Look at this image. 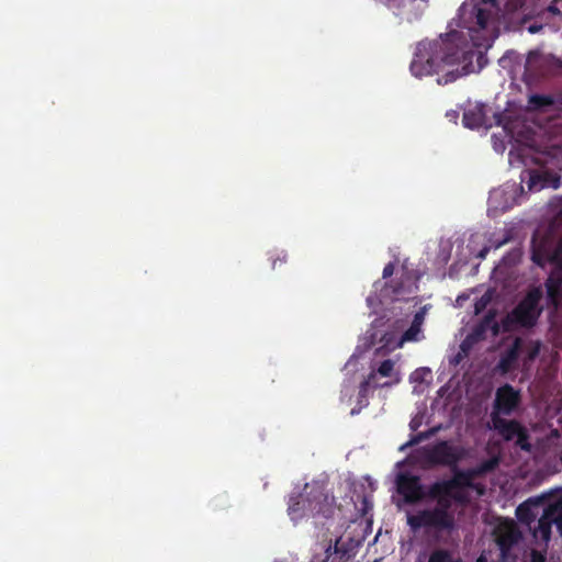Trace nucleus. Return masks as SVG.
<instances>
[{"instance_id":"1","label":"nucleus","mask_w":562,"mask_h":562,"mask_svg":"<svg viewBox=\"0 0 562 562\" xmlns=\"http://www.w3.org/2000/svg\"><path fill=\"white\" fill-rule=\"evenodd\" d=\"M496 4V0L464 1L458 11L457 25L468 31L472 44L462 40L463 36L458 31H452L439 40L419 42L409 66L412 75L422 78L437 74L446 66L457 65L456 69L447 71L437 80L439 85H447L475 70L480 71L485 57L475 49L479 44L474 33L487 27Z\"/></svg>"},{"instance_id":"2","label":"nucleus","mask_w":562,"mask_h":562,"mask_svg":"<svg viewBox=\"0 0 562 562\" xmlns=\"http://www.w3.org/2000/svg\"><path fill=\"white\" fill-rule=\"evenodd\" d=\"M418 460L424 469L447 467L456 470L467 454L465 449L451 440H439L417 451Z\"/></svg>"},{"instance_id":"3","label":"nucleus","mask_w":562,"mask_h":562,"mask_svg":"<svg viewBox=\"0 0 562 562\" xmlns=\"http://www.w3.org/2000/svg\"><path fill=\"white\" fill-rule=\"evenodd\" d=\"M531 260L541 268L548 262L562 267V235L551 229L543 234L536 232L531 239Z\"/></svg>"},{"instance_id":"4","label":"nucleus","mask_w":562,"mask_h":562,"mask_svg":"<svg viewBox=\"0 0 562 562\" xmlns=\"http://www.w3.org/2000/svg\"><path fill=\"white\" fill-rule=\"evenodd\" d=\"M542 297L541 286L531 288L508 314V321L522 328L535 327L543 312V306L540 304Z\"/></svg>"},{"instance_id":"5","label":"nucleus","mask_w":562,"mask_h":562,"mask_svg":"<svg viewBox=\"0 0 562 562\" xmlns=\"http://www.w3.org/2000/svg\"><path fill=\"white\" fill-rule=\"evenodd\" d=\"M520 392L513 385L506 383L498 387L495 393L494 412L491 422H516L515 419H503L499 415H510L520 404Z\"/></svg>"},{"instance_id":"6","label":"nucleus","mask_w":562,"mask_h":562,"mask_svg":"<svg viewBox=\"0 0 562 562\" xmlns=\"http://www.w3.org/2000/svg\"><path fill=\"white\" fill-rule=\"evenodd\" d=\"M407 524L415 531L423 527L447 531H451L454 528V526L447 520V516L435 508L423 509L415 515L408 516Z\"/></svg>"},{"instance_id":"7","label":"nucleus","mask_w":562,"mask_h":562,"mask_svg":"<svg viewBox=\"0 0 562 562\" xmlns=\"http://www.w3.org/2000/svg\"><path fill=\"white\" fill-rule=\"evenodd\" d=\"M397 493L403 496L406 504H416L426 497L424 486L417 475L400 473L396 479Z\"/></svg>"},{"instance_id":"8","label":"nucleus","mask_w":562,"mask_h":562,"mask_svg":"<svg viewBox=\"0 0 562 562\" xmlns=\"http://www.w3.org/2000/svg\"><path fill=\"white\" fill-rule=\"evenodd\" d=\"M307 510L311 516H322L328 518L334 513L335 498L329 497L321 486L312 487L306 493Z\"/></svg>"},{"instance_id":"9","label":"nucleus","mask_w":562,"mask_h":562,"mask_svg":"<svg viewBox=\"0 0 562 562\" xmlns=\"http://www.w3.org/2000/svg\"><path fill=\"white\" fill-rule=\"evenodd\" d=\"M521 533L514 522L501 525L495 531V542L503 557L520 540Z\"/></svg>"},{"instance_id":"10","label":"nucleus","mask_w":562,"mask_h":562,"mask_svg":"<svg viewBox=\"0 0 562 562\" xmlns=\"http://www.w3.org/2000/svg\"><path fill=\"white\" fill-rule=\"evenodd\" d=\"M412 293V282L408 276L385 283L381 290V296L390 301H406Z\"/></svg>"},{"instance_id":"11","label":"nucleus","mask_w":562,"mask_h":562,"mask_svg":"<svg viewBox=\"0 0 562 562\" xmlns=\"http://www.w3.org/2000/svg\"><path fill=\"white\" fill-rule=\"evenodd\" d=\"M486 111V105L483 103H475L474 105L469 106L463 112V125L471 130L492 127V122L488 120Z\"/></svg>"},{"instance_id":"12","label":"nucleus","mask_w":562,"mask_h":562,"mask_svg":"<svg viewBox=\"0 0 562 562\" xmlns=\"http://www.w3.org/2000/svg\"><path fill=\"white\" fill-rule=\"evenodd\" d=\"M521 351V339L516 338L514 342L501 355L496 370L505 375L514 370L517 366Z\"/></svg>"},{"instance_id":"13","label":"nucleus","mask_w":562,"mask_h":562,"mask_svg":"<svg viewBox=\"0 0 562 562\" xmlns=\"http://www.w3.org/2000/svg\"><path fill=\"white\" fill-rule=\"evenodd\" d=\"M453 483L454 481L448 480L435 482L429 486L426 497L435 501L441 497H454V502L464 503L465 497L462 493L454 491Z\"/></svg>"},{"instance_id":"14","label":"nucleus","mask_w":562,"mask_h":562,"mask_svg":"<svg viewBox=\"0 0 562 562\" xmlns=\"http://www.w3.org/2000/svg\"><path fill=\"white\" fill-rule=\"evenodd\" d=\"M488 429H497L499 431H513L518 434L517 445L525 451L531 450V445L528 441V435L521 427L522 424H485Z\"/></svg>"},{"instance_id":"15","label":"nucleus","mask_w":562,"mask_h":562,"mask_svg":"<svg viewBox=\"0 0 562 562\" xmlns=\"http://www.w3.org/2000/svg\"><path fill=\"white\" fill-rule=\"evenodd\" d=\"M288 512L291 519L294 521L303 518L304 516H311L310 512L307 510L306 493L291 496Z\"/></svg>"},{"instance_id":"16","label":"nucleus","mask_w":562,"mask_h":562,"mask_svg":"<svg viewBox=\"0 0 562 562\" xmlns=\"http://www.w3.org/2000/svg\"><path fill=\"white\" fill-rule=\"evenodd\" d=\"M554 522L551 520V517L544 509L543 514L538 519V525L533 530V536L540 537L544 541H549L551 538V528Z\"/></svg>"},{"instance_id":"17","label":"nucleus","mask_w":562,"mask_h":562,"mask_svg":"<svg viewBox=\"0 0 562 562\" xmlns=\"http://www.w3.org/2000/svg\"><path fill=\"white\" fill-rule=\"evenodd\" d=\"M427 562H462V560L449 549L437 548L430 552Z\"/></svg>"},{"instance_id":"18","label":"nucleus","mask_w":562,"mask_h":562,"mask_svg":"<svg viewBox=\"0 0 562 562\" xmlns=\"http://www.w3.org/2000/svg\"><path fill=\"white\" fill-rule=\"evenodd\" d=\"M544 509L557 526L559 533L562 536V496L549 504Z\"/></svg>"},{"instance_id":"19","label":"nucleus","mask_w":562,"mask_h":562,"mask_svg":"<svg viewBox=\"0 0 562 562\" xmlns=\"http://www.w3.org/2000/svg\"><path fill=\"white\" fill-rule=\"evenodd\" d=\"M485 334V324L481 323L475 326L472 331L465 337V339L461 342L460 348L463 352L471 347L472 344L477 342L479 340L484 338Z\"/></svg>"},{"instance_id":"20","label":"nucleus","mask_w":562,"mask_h":562,"mask_svg":"<svg viewBox=\"0 0 562 562\" xmlns=\"http://www.w3.org/2000/svg\"><path fill=\"white\" fill-rule=\"evenodd\" d=\"M441 428H442V424H438L437 426H435L426 431H419L418 434L412 436V438L407 442L401 445L400 450L404 451L407 448H409L414 445H417V443L424 441L425 439H428L430 436L435 435Z\"/></svg>"},{"instance_id":"21","label":"nucleus","mask_w":562,"mask_h":562,"mask_svg":"<svg viewBox=\"0 0 562 562\" xmlns=\"http://www.w3.org/2000/svg\"><path fill=\"white\" fill-rule=\"evenodd\" d=\"M451 471L453 473V476L449 481H454V483L452 484L454 488L467 487L472 485V472L459 470L458 467L456 470Z\"/></svg>"},{"instance_id":"22","label":"nucleus","mask_w":562,"mask_h":562,"mask_svg":"<svg viewBox=\"0 0 562 562\" xmlns=\"http://www.w3.org/2000/svg\"><path fill=\"white\" fill-rule=\"evenodd\" d=\"M516 517L518 520L522 524L530 525L532 521L536 520V514L533 513L531 506L526 502L520 504L516 508Z\"/></svg>"},{"instance_id":"23","label":"nucleus","mask_w":562,"mask_h":562,"mask_svg":"<svg viewBox=\"0 0 562 562\" xmlns=\"http://www.w3.org/2000/svg\"><path fill=\"white\" fill-rule=\"evenodd\" d=\"M548 183V176L547 173H541L537 171L530 172V177L528 180V188L531 191H540L544 187H547Z\"/></svg>"},{"instance_id":"24","label":"nucleus","mask_w":562,"mask_h":562,"mask_svg":"<svg viewBox=\"0 0 562 562\" xmlns=\"http://www.w3.org/2000/svg\"><path fill=\"white\" fill-rule=\"evenodd\" d=\"M547 303L553 310H559L562 302V288H546Z\"/></svg>"},{"instance_id":"25","label":"nucleus","mask_w":562,"mask_h":562,"mask_svg":"<svg viewBox=\"0 0 562 562\" xmlns=\"http://www.w3.org/2000/svg\"><path fill=\"white\" fill-rule=\"evenodd\" d=\"M453 501L454 497H441L439 499H436L437 506L435 507V509L443 513L447 516V520L454 526V516L452 513H450V508L452 506Z\"/></svg>"},{"instance_id":"26","label":"nucleus","mask_w":562,"mask_h":562,"mask_svg":"<svg viewBox=\"0 0 562 562\" xmlns=\"http://www.w3.org/2000/svg\"><path fill=\"white\" fill-rule=\"evenodd\" d=\"M420 328L417 327V326H414L411 324V326L408 327V329H406L402 337H401V340L398 342V347H402L404 342L406 341H416L418 340V335L420 334Z\"/></svg>"},{"instance_id":"27","label":"nucleus","mask_w":562,"mask_h":562,"mask_svg":"<svg viewBox=\"0 0 562 562\" xmlns=\"http://www.w3.org/2000/svg\"><path fill=\"white\" fill-rule=\"evenodd\" d=\"M529 102L535 106V108H544V106H550L553 104V99L550 97V95H544V94H533L530 97V100Z\"/></svg>"},{"instance_id":"28","label":"nucleus","mask_w":562,"mask_h":562,"mask_svg":"<svg viewBox=\"0 0 562 562\" xmlns=\"http://www.w3.org/2000/svg\"><path fill=\"white\" fill-rule=\"evenodd\" d=\"M562 288V272L552 271L544 281V288Z\"/></svg>"},{"instance_id":"29","label":"nucleus","mask_w":562,"mask_h":562,"mask_svg":"<svg viewBox=\"0 0 562 562\" xmlns=\"http://www.w3.org/2000/svg\"><path fill=\"white\" fill-rule=\"evenodd\" d=\"M394 370V362L391 359L383 360L378 370L375 371L381 376L387 378L391 376Z\"/></svg>"},{"instance_id":"30","label":"nucleus","mask_w":562,"mask_h":562,"mask_svg":"<svg viewBox=\"0 0 562 562\" xmlns=\"http://www.w3.org/2000/svg\"><path fill=\"white\" fill-rule=\"evenodd\" d=\"M362 382L364 383V385L370 386L372 390L390 385V383H387V382H384V383L379 382L378 381V373L375 371L371 372L368 375V378L364 381H362Z\"/></svg>"},{"instance_id":"31","label":"nucleus","mask_w":562,"mask_h":562,"mask_svg":"<svg viewBox=\"0 0 562 562\" xmlns=\"http://www.w3.org/2000/svg\"><path fill=\"white\" fill-rule=\"evenodd\" d=\"M430 374H431V372L428 368H420V369L415 370L412 373L411 379L414 382H423L426 379V376H428Z\"/></svg>"},{"instance_id":"32","label":"nucleus","mask_w":562,"mask_h":562,"mask_svg":"<svg viewBox=\"0 0 562 562\" xmlns=\"http://www.w3.org/2000/svg\"><path fill=\"white\" fill-rule=\"evenodd\" d=\"M425 315H426V306L422 307L419 311H417L415 313L412 325L417 326L422 329V326L425 321Z\"/></svg>"},{"instance_id":"33","label":"nucleus","mask_w":562,"mask_h":562,"mask_svg":"<svg viewBox=\"0 0 562 562\" xmlns=\"http://www.w3.org/2000/svg\"><path fill=\"white\" fill-rule=\"evenodd\" d=\"M530 562H547L546 554L538 550H532L530 554Z\"/></svg>"},{"instance_id":"34","label":"nucleus","mask_w":562,"mask_h":562,"mask_svg":"<svg viewBox=\"0 0 562 562\" xmlns=\"http://www.w3.org/2000/svg\"><path fill=\"white\" fill-rule=\"evenodd\" d=\"M271 260H272V269H277L278 262H280V266L282 263L286 262V254L281 252V254L277 255L276 257H271Z\"/></svg>"},{"instance_id":"35","label":"nucleus","mask_w":562,"mask_h":562,"mask_svg":"<svg viewBox=\"0 0 562 562\" xmlns=\"http://www.w3.org/2000/svg\"><path fill=\"white\" fill-rule=\"evenodd\" d=\"M368 405V397L364 398H361V397H358V404L356 407H353L350 412V414L352 416H355L356 414H358L363 407H366Z\"/></svg>"},{"instance_id":"36","label":"nucleus","mask_w":562,"mask_h":562,"mask_svg":"<svg viewBox=\"0 0 562 562\" xmlns=\"http://www.w3.org/2000/svg\"><path fill=\"white\" fill-rule=\"evenodd\" d=\"M394 269H395L394 262H389L387 265H385V267L383 268V272H382L383 279H389L390 277H392L394 273Z\"/></svg>"},{"instance_id":"37","label":"nucleus","mask_w":562,"mask_h":562,"mask_svg":"<svg viewBox=\"0 0 562 562\" xmlns=\"http://www.w3.org/2000/svg\"><path fill=\"white\" fill-rule=\"evenodd\" d=\"M372 390L370 386L364 385L363 382H361L359 386L358 397L364 398L368 397V392Z\"/></svg>"},{"instance_id":"38","label":"nucleus","mask_w":562,"mask_h":562,"mask_svg":"<svg viewBox=\"0 0 562 562\" xmlns=\"http://www.w3.org/2000/svg\"><path fill=\"white\" fill-rule=\"evenodd\" d=\"M539 349H540V346H539V344H537V345H536V346L530 350V352H529V355H528L529 360H533V359L538 356V353H539Z\"/></svg>"},{"instance_id":"39","label":"nucleus","mask_w":562,"mask_h":562,"mask_svg":"<svg viewBox=\"0 0 562 562\" xmlns=\"http://www.w3.org/2000/svg\"><path fill=\"white\" fill-rule=\"evenodd\" d=\"M488 252V248H483L480 254H479V257L480 258H485L486 254Z\"/></svg>"},{"instance_id":"40","label":"nucleus","mask_w":562,"mask_h":562,"mask_svg":"<svg viewBox=\"0 0 562 562\" xmlns=\"http://www.w3.org/2000/svg\"><path fill=\"white\" fill-rule=\"evenodd\" d=\"M475 562H488L487 558L484 554H481Z\"/></svg>"},{"instance_id":"41","label":"nucleus","mask_w":562,"mask_h":562,"mask_svg":"<svg viewBox=\"0 0 562 562\" xmlns=\"http://www.w3.org/2000/svg\"><path fill=\"white\" fill-rule=\"evenodd\" d=\"M494 116H495V123H496L497 125H499V124H501V120H502V114L497 113V114H495Z\"/></svg>"},{"instance_id":"42","label":"nucleus","mask_w":562,"mask_h":562,"mask_svg":"<svg viewBox=\"0 0 562 562\" xmlns=\"http://www.w3.org/2000/svg\"><path fill=\"white\" fill-rule=\"evenodd\" d=\"M422 424L420 423H417V424H411V428L412 430H416L418 426H420Z\"/></svg>"},{"instance_id":"43","label":"nucleus","mask_w":562,"mask_h":562,"mask_svg":"<svg viewBox=\"0 0 562 562\" xmlns=\"http://www.w3.org/2000/svg\"><path fill=\"white\" fill-rule=\"evenodd\" d=\"M497 331H498V326H497V324H495L494 325V334H497Z\"/></svg>"},{"instance_id":"44","label":"nucleus","mask_w":562,"mask_h":562,"mask_svg":"<svg viewBox=\"0 0 562 562\" xmlns=\"http://www.w3.org/2000/svg\"><path fill=\"white\" fill-rule=\"evenodd\" d=\"M447 116H453V117H457V114H453V113H447Z\"/></svg>"},{"instance_id":"45","label":"nucleus","mask_w":562,"mask_h":562,"mask_svg":"<svg viewBox=\"0 0 562 562\" xmlns=\"http://www.w3.org/2000/svg\"><path fill=\"white\" fill-rule=\"evenodd\" d=\"M447 116H453V117H457V114H453V113H447Z\"/></svg>"},{"instance_id":"46","label":"nucleus","mask_w":562,"mask_h":562,"mask_svg":"<svg viewBox=\"0 0 562 562\" xmlns=\"http://www.w3.org/2000/svg\"><path fill=\"white\" fill-rule=\"evenodd\" d=\"M447 116H453V117H457V114H453V113H447Z\"/></svg>"},{"instance_id":"47","label":"nucleus","mask_w":562,"mask_h":562,"mask_svg":"<svg viewBox=\"0 0 562 562\" xmlns=\"http://www.w3.org/2000/svg\"><path fill=\"white\" fill-rule=\"evenodd\" d=\"M560 459H561V462H562V454H561V458H560Z\"/></svg>"},{"instance_id":"48","label":"nucleus","mask_w":562,"mask_h":562,"mask_svg":"<svg viewBox=\"0 0 562 562\" xmlns=\"http://www.w3.org/2000/svg\"><path fill=\"white\" fill-rule=\"evenodd\" d=\"M558 422H562V419H559Z\"/></svg>"}]
</instances>
